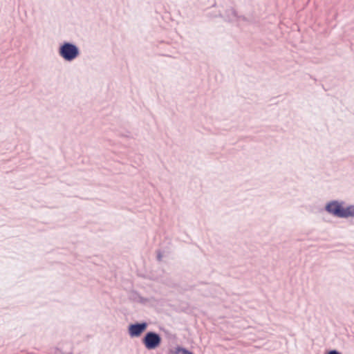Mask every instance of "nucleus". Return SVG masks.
<instances>
[{
    "mask_svg": "<svg viewBox=\"0 0 354 354\" xmlns=\"http://www.w3.org/2000/svg\"><path fill=\"white\" fill-rule=\"evenodd\" d=\"M344 201L333 200L326 203L325 210L330 214L342 218L354 217V205L344 207Z\"/></svg>",
    "mask_w": 354,
    "mask_h": 354,
    "instance_id": "obj_1",
    "label": "nucleus"
},
{
    "mask_svg": "<svg viewBox=\"0 0 354 354\" xmlns=\"http://www.w3.org/2000/svg\"><path fill=\"white\" fill-rule=\"evenodd\" d=\"M59 56L66 62H72L80 55L79 47L74 43L64 41L58 48Z\"/></svg>",
    "mask_w": 354,
    "mask_h": 354,
    "instance_id": "obj_2",
    "label": "nucleus"
},
{
    "mask_svg": "<svg viewBox=\"0 0 354 354\" xmlns=\"http://www.w3.org/2000/svg\"><path fill=\"white\" fill-rule=\"evenodd\" d=\"M161 342L160 334L154 331L146 333L142 339V342L147 350L156 349L160 345Z\"/></svg>",
    "mask_w": 354,
    "mask_h": 354,
    "instance_id": "obj_3",
    "label": "nucleus"
},
{
    "mask_svg": "<svg viewBox=\"0 0 354 354\" xmlns=\"http://www.w3.org/2000/svg\"><path fill=\"white\" fill-rule=\"evenodd\" d=\"M148 324L145 322L130 324L128 326V333L131 337H140L147 329Z\"/></svg>",
    "mask_w": 354,
    "mask_h": 354,
    "instance_id": "obj_4",
    "label": "nucleus"
},
{
    "mask_svg": "<svg viewBox=\"0 0 354 354\" xmlns=\"http://www.w3.org/2000/svg\"><path fill=\"white\" fill-rule=\"evenodd\" d=\"M225 20L228 21H232L238 18V15L236 10L234 8H230L225 10L224 15Z\"/></svg>",
    "mask_w": 354,
    "mask_h": 354,
    "instance_id": "obj_5",
    "label": "nucleus"
},
{
    "mask_svg": "<svg viewBox=\"0 0 354 354\" xmlns=\"http://www.w3.org/2000/svg\"><path fill=\"white\" fill-rule=\"evenodd\" d=\"M174 354H194V353L185 348L177 346Z\"/></svg>",
    "mask_w": 354,
    "mask_h": 354,
    "instance_id": "obj_6",
    "label": "nucleus"
},
{
    "mask_svg": "<svg viewBox=\"0 0 354 354\" xmlns=\"http://www.w3.org/2000/svg\"><path fill=\"white\" fill-rule=\"evenodd\" d=\"M162 252L160 250H158L157 252V260L158 261H162Z\"/></svg>",
    "mask_w": 354,
    "mask_h": 354,
    "instance_id": "obj_7",
    "label": "nucleus"
},
{
    "mask_svg": "<svg viewBox=\"0 0 354 354\" xmlns=\"http://www.w3.org/2000/svg\"><path fill=\"white\" fill-rule=\"evenodd\" d=\"M326 354H342V353L337 350H330V351H328Z\"/></svg>",
    "mask_w": 354,
    "mask_h": 354,
    "instance_id": "obj_8",
    "label": "nucleus"
}]
</instances>
